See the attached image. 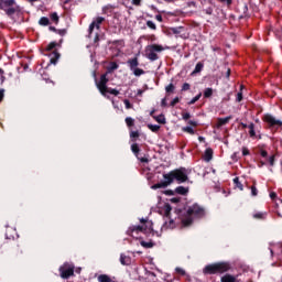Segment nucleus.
Wrapping results in <instances>:
<instances>
[{
  "label": "nucleus",
  "mask_w": 282,
  "mask_h": 282,
  "mask_svg": "<svg viewBox=\"0 0 282 282\" xmlns=\"http://www.w3.org/2000/svg\"><path fill=\"white\" fill-rule=\"evenodd\" d=\"M163 178L165 181H161V182L152 185V188L154 191H158V188H166V186H171V184H173V182H175V180L178 184H184V182H188V175L186 174L185 167H180V169L171 171L167 174H163Z\"/></svg>",
  "instance_id": "obj_1"
},
{
  "label": "nucleus",
  "mask_w": 282,
  "mask_h": 282,
  "mask_svg": "<svg viewBox=\"0 0 282 282\" xmlns=\"http://www.w3.org/2000/svg\"><path fill=\"white\" fill-rule=\"evenodd\" d=\"M140 224L129 227L128 235L130 237L138 239L140 234L145 235V237L153 235V221L149 220V218H141Z\"/></svg>",
  "instance_id": "obj_2"
},
{
  "label": "nucleus",
  "mask_w": 282,
  "mask_h": 282,
  "mask_svg": "<svg viewBox=\"0 0 282 282\" xmlns=\"http://www.w3.org/2000/svg\"><path fill=\"white\" fill-rule=\"evenodd\" d=\"M232 270V264L228 261L214 262L205 265L203 269V274L213 275V274H226Z\"/></svg>",
  "instance_id": "obj_3"
},
{
  "label": "nucleus",
  "mask_w": 282,
  "mask_h": 282,
  "mask_svg": "<svg viewBox=\"0 0 282 282\" xmlns=\"http://www.w3.org/2000/svg\"><path fill=\"white\" fill-rule=\"evenodd\" d=\"M0 10H3L7 17H13L17 12H21V6L17 0H0Z\"/></svg>",
  "instance_id": "obj_4"
},
{
  "label": "nucleus",
  "mask_w": 282,
  "mask_h": 282,
  "mask_svg": "<svg viewBox=\"0 0 282 282\" xmlns=\"http://www.w3.org/2000/svg\"><path fill=\"white\" fill-rule=\"evenodd\" d=\"M263 122L267 124V129L272 131V133H276L280 129H282V120L276 119L271 113H267L262 117Z\"/></svg>",
  "instance_id": "obj_5"
},
{
  "label": "nucleus",
  "mask_w": 282,
  "mask_h": 282,
  "mask_svg": "<svg viewBox=\"0 0 282 282\" xmlns=\"http://www.w3.org/2000/svg\"><path fill=\"white\" fill-rule=\"evenodd\" d=\"M160 52H164V46L160 44H150L145 46V58L155 62L160 58V55H158Z\"/></svg>",
  "instance_id": "obj_6"
},
{
  "label": "nucleus",
  "mask_w": 282,
  "mask_h": 282,
  "mask_svg": "<svg viewBox=\"0 0 282 282\" xmlns=\"http://www.w3.org/2000/svg\"><path fill=\"white\" fill-rule=\"evenodd\" d=\"M186 215L187 217H196L197 219H202V217L206 215V209L199 204L194 203L193 205L187 207Z\"/></svg>",
  "instance_id": "obj_7"
},
{
  "label": "nucleus",
  "mask_w": 282,
  "mask_h": 282,
  "mask_svg": "<svg viewBox=\"0 0 282 282\" xmlns=\"http://www.w3.org/2000/svg\"><path fill=\"white\" fill-rule=\"evenodd\" d=\"M76 267L69 262H65L63 265L59 267V276L62 279H69L70 276H74V270Z\"/></svg>",
  "instance_id": "obj_8"
},
{
  "label": "nucleus",
  "mask_w": 282,
  "mask_h": 282,
  "mask_svg": "<svg viewBox=\"0 0 282 282\" xmlns=\"http://www.w3.org/2000/svg\"><path fill=\"white\" fill-rule=\"evenodd\" d=\"M127 65L130 67V70L133 72L134 76H143L144 69L138 67V65H140L138 57L129 58Z\"/></svg>",
  "instance_id": "obj_9"
},
{
  "label": "nucleus",
  "mask_w": 282,
  "mask_h": 282,
  "mask_svg": "<svg viewBox=\"0 0 282 282\" xmlns=\"http://www.w3.org/2000/svg\"><path fill=\"white\" fill-rule=\"evenodd\" d=\"M171 210H173V207H171L170 204H165L164 205V217L165 219H169V221L165 220V228H170L171 230H173V228H175V220H173V218H171Z\"/></svg>",
  "instance_id": "obj_10"
},
{
  "label": "nucleus",
  "mask_w": 282,
  "mask_h": 282,
  "mask_svg": "<svg viewBox=\"0 0 282 282\" xmlns=\"http://www.w3.org/2000/svg\"><path fill=\"white\" fill-rule=\"evenodd\" d=\"M107 83H109V78H107V74H102L100 76L99 83H97V88L100 91L101 96H106L107 94V89L109 88L107 87Z\"/></svg>",
  "instance_id": "obj_11"
},
{
  "label": "nucleus",
  "mask_w": 282,
  "mask_h": 282,
  "mask_svg": "<svg viewBox=\"0 0 282 282\" xmlns=\"http://www.w3.org/2000/svg\"><path fill=\"white\" fill-rule=\"evenodd\" d=\"M104 21H105V18H102V17H97L96 20H94V21L90 23L89 29H88L89 36H91V34H93L95 28H96L97 30H100V25H102Z\"/></svg>",
  "instance_id": "obj_12"
},
{
  "label": "nucleus",
  "mask_w": 282,
  "mask_h": 282,
  "mask_svg": "<svg viewBox=\"0 0 282 282\" xmlns=\"http://www.w3.org/2000/svg\"><path fill=\"white\" fill-rule=\"evenodd\" d=\"M131 151L132 153H134L135 158H138V160L141 161L143 164H149V160L147 158L138 156V153H140V145H138V143H133L131 145Z\"/></svg>",
  "instance_id": "obj_13"
},
{
  "label": "nucleus",
  "mask_w": 282,
  "mask_h": 282,
  "mask_svg": "<svg viewBox=\"0 0 282 282\" xmlns=\"http://www.w3.org/2000/svg\"><path fill=\"white\" fill-rule=\"evenodd\" d=\"M232 116H228L225 118H218L216 123V129H221V127H225V124H228L230 122Z\"/></svg>",
  "instance_id": "obj_14"
},
{
  "label": "nucleus",
  "mask_w": 282,
  "mask_h": 282,
  "mask_svg": "<svg viewBox=\"0 0 282 282\" xmlns=\"http://www.w3.org/2000/svg\"><path fill=\"white\" fill-rule=\"evenodd\" d=\"M50 63L52 65H56V63H58V58H61V53H58V51H53L52 53H50Z\"/></svg>",
  "instance_id": "obj_15"
},
{
  "label": "nucleus",
  "mask_w": 282,
  "mask_h": 282,
  "mask_svg": "<svg viewBox=\"0 0 282 282\" xmlns=\"http://www.w3.org/2000/svg\"><path fill=\"white\" fill-rule=\"evenodd\" d=\"M220 282H239V280H237V276L227 273L220 278Z\"/></svg>",
  "instance_id": "obj_16"
},
{
  "label": "nucleus",
  "mask_w": 282,
  "mask_h": 282,
  "mask_svg": "<svg viewBox=\"0 0 282 282\" xmlns=\"http://www.w3.org/2000/svg\"><path fill=\"white\" fill-rule=\"evenodd\" d=\"M239 12H241L239 19H246L248 17V4L243 3L242 6H240Z\"/></svg>",
  "instance_id": "obj_17"
},
{
  "label": "nucleus",
  "mask_w": 282,
  "mask_h": 282,
  "mask_svg": "<svg viewBox=\"0 0 282 282\" xmlns=\"http://www.w3.org/2000/svg\"><path fill=\"white\" fill-rule=\"evenodd\" d=\"M120 263L121 265H131V258L129 256H126L124 253H121Z\"/></svg>",
  "instance_id": "obj_18"
},
{
  "label": "nucleus",
  "mask_w": 282,
  "mask_h": 282,
  "mask_svg": "<svg viewBox=\"0 0 282 282\" xmlns=\"http://www.w3.org/2000/svg\"><path fill=\"white\" fill-rule=\"evenodd\" d=\"M213 149H210V148H207L206 150H205V154H204V160H205V162H210V160H213Z\"/></svg>",
  "instance_id": "obj_19"
},
{
  "label": "nucleus",
  "mask_w": 282,
  "mask_h": 282,
  "mask_svg": "<svg viewBox=\"0 0 282 282\" xmlns=\"http://www.w3.org/2000/svg\"><path fill=\"white\" fill-rule=\"evenodd\" d=\"M175 193L177 195H188V187H184V186H177L175 188Z\"/></svg>",
  "instance_id": "obj_20"
},
{
  "label": "nucleus",
  "mask_w": 282,
  "mask_h": 282,
  "mask_svg": "<svg viewBox=\"0 0 282 282\" xmlns=\"http://www.w3.org/2000/svg\"><path fill=\"white\" fill-rule=\"evenodd\" d=\"M204 69V63L203 62H198L194 68V70L192 72V76H195V74H199V72H202Z\"/></svg>",
  "instance_id": "obj_21"
},
{
  "label": "nucleus",
  "mask_w": 282,
  "mask_h": 282,
  "mask_svg": "<svg viewBox=\"0 0 282 282\" xmlns=\"http://www.w3.org/2000/svg\"><path fill=\"white\" fill-rule=\"evenodd\" d=\"M193 216H187V218H184L182 220V225L184 226V228H188V226H192L193 224Z\"/></svg>",
  "instance_id": "obj_22"
},
{
  "label": "nucleus",
  "mask_w": 282,
  "mask_h": 282,
  "mask_svg": "<svg viewBox=\"0 0 282 282\" xmlns=\"http://www.w3.org/2000/svg\"><path fill=\"white\" fill-rule=\"evenodd\" d=\"M48 24H50V18H47V17H42V18L39 20V25L47 26Z\"/></svg>",
  "instance_id": "obj_23"
},
{
  "label": "nucleus",
  "mask_w": 282,
  "mask_h": 282,
  "mask_svg": "<svg viewBox=\"0 0 282 282\" xmlns=\"http://www.w3.org/2000/svg\"><path fill=\"white\" fill-rule=\"evenodd\" d=\"M248 129H249L250 138H256L257 137V132L254 131V124L252 122L248 126Z\"/></svg>",
  "instance_id": "obj_24"
},
{
  "label": "nucleus",
  "mask_w": 282,
  "mask_h": 282,
  "mask_svg": "<svg viewBox=\"0 0 282 282\" xmlns=\"http://www.w3.org/2000/svg\"><path fill=\"white\" fill-rule=\"evenodd\" d=\"M56 47H58V43H56V42H51V43L45 47V52H52V50H56Z\"/></svg>",
  "instance_id": "obj_25"
},
{
  "label": "nucleus",
  "mask_w": 282,
  "mask_h": 282,
  "mask_svg": "<svg viewBox=\"0 0 282 282\" xmlns=\"http://www.w3.org/2000/svg\"><path fill=\"white\" fill-rule=\"evenodd\" d=\"M156 122H159V124H166V118L164 117V115H159L158 117H153Z\"/></svg>",
  "instance_id": "obj_26"
},
{
  "label": "nucleus",
  "mask_w": 282,
  "mask_h": 282,
  "mask_svg": "<svg viewBox=\"0 0 282 282\" xmlns=\"http://www.w3.org/2000/svg\"><path fill=\"white\" fill-rule=\"evenodd\" d=\"M126 124H127V127H129V129H131V127H134V124H135V119H133L131 117H127Z\"/></svg>",
  "instance_id": "obj_27"
},
{
  "label": "nucleus",
  "mask_w": 282,
  "mask_h": 282,
  "mask_svg": "<svg viewBox=\"0 0 282 282\" xmlns=\"http://www.w3.org/2000/svg\"><path fill=\"white\" fill-rule=\"evenodd\" d=\"M203 12H204L205 14H207L208 17H213V12H215V8H213V7L204 8V9H203Z\"/></svg>",
  "instance_id": "obj_28"
},
{
  "label": "nucleus",
  "mask_w": 282,
  "mask_h": 282,
  "mask_svg": "<svg viewBox=\"0 0 282 282\" xmlns=\"http://www.w3.org/2000/svg\"><path fill=\"white\" fill-rule=\"evenodd\" d=\"M243 89V85L240 86V91L237 93L236 102H241L243 100V93L241 91Z\"/></svg>",
  "instance_id": "obj_29"
},
{
  "label": "nucleus",
  "mask_w": 282,
  "mask_h": 282,
  "mask_svg": "<svg viewBox=\"0 0 282 282\" xmlns=\"http://www.w3.org/2000/svg\"><path fill=\"white\" fill-rule=\"evenodd\" d=\"M204 98H212L213 97V88H206L203 93Z\"/></svg>",
  "instance_id": "obj_30"
},
{
  "label": "nucleus",
  "mask_w": 282,
  "mask_h": 282,
  "mask_svg": "<svg viewBox=\"0 0 282 282\" xmlns=\"http://www.w3.org/2000/svg\"><path fill=\"white\" fill-rule=\"evenodd\" d=\"M234 184L236 188H239V191H243V184L239 182V177L234 178Z\"/></svg>",
  "instance_id": "obj_31"
},
{
  "label": "nucleus",
  "mask_w": 282,
  "mask_h": 282,
  "mask_svg": "<svg viewBox=\"0 0 282 282\" xmlns=\"http://www.w3.org/2000/svg\"><path fill=\"white\" fill-rule=\"evenodd\" d=\"M130 138H131L132 142H135V140H138V138H140V132L139 131H130Z\"/></svg>",
  "instance_id": "obj_32"
},
{
  "label": "nucleus",
  "mask_w": 282,
  "mask_h": 282,
  "mask_svg": "<svg viewBox=\"0 0 282 282\" xmlns=\"http://www.w3.org/2000/svg\"><path fill=\"white\" fill-rule=\"evenodd\" d=\"M106 94H111L112 96H119L120 90H118L116 88H107Z\"/></svg>",
  "instance_id": "obj_33"
},
{
  "label": "nucleus",
  "mask_w": 282,
  "mask_h": 282,
  "mask_svg": "<svg viewBox=\"0 0 282 282\" xmlns=\"http://www.w3.org/2000/svg\"><path fill=\"white\" fill-rule=\"evenodd\" d=\"M148 128L150 129V131H152L153 133H158V131H160V126L158 124H148Z\"/></svg>",
  "instance_id": "obj_34"
},
{
  "label": "nucleus",
  "mask_w": 282,
  "mask_h": 282,
  "mask_svg": "<svg viewBox=\"0 0 282 282\" xmlns=\"http://www.w3.org/2000/svg\"><path fill=\"white\" fill-rule=\"evenodd\" d=\"M120 66L116 62H111L108 72H116Z\"/></svg>",
  "instance_id": "obj_35"
},
{
  "label": "nucleus",
  "mask_w": 282,
  "mask_h": 282,
  "mask_svg": "<svg viewBox=\"0 0 282 282\" xmlns=\"http://www.w3.org/2000/svg\"><path fill=\"white\" fill-rule=\"evenodd\" d=\"M218 3H221V6H226L227 8H230L232 6V0H217Z\"/></svg>",
  "instance_id": "obj_36"
},
{
  "label": "nucleus",
  "mask_w": 282,
  "mask_h": 282,
  "mask_svg": "<svg viewBox=\"0 0 282 282\" xmlns=\"http://www.w3.org/2000/svg\"><path fill=\"white\" fill-rule=\"evenodd\" d=\"M183 131L185 132V133H189V135H195V130L192 128V127H184L183 128Z\"/></svg>",
  "instance_id": "obj_37"
},
{
  "label": "nucleus",
  "mask_w": 282,
  "mask_h": 282,
  "mask_svg": "<svg viewBox=\"0 0 282 282\" xmlns=\"http://www.w3.org/2000/svg\"><path fill=\"white\" fill-rule=\"evenodd\" d=\"M165 91L166 94H173V91H175V85L170 84L165 87Z\"/></svg>",
  "instance_id": "obj_38"
},
{
  "label": "nucleus",
  "mask_w": 282,
  "mask_h": 282,
  "mask_svg": "<svg viewBox=\"0 0 282 282\" xmlns=\"http://www.w3.org/2000/svg\"><path fill=\"white\" fill-rule=\"evenodd\" d=\"M51 20H52L54 23L58 24V21H59L58 13H56V12L52 13V14H51Z\"/></svg>",
  "instance_id": "obj_39"
},
{
  "label": "nucleus",
  "mask_w": 282,
  "mask_h": 282,
  "mask_svg": "<svg viewBox=\"0 0 282 282\" xmlns=\"http://www.w3.org/2000/svg\"><path fill=\"white\" fill-rule=\"evenodd\" d=\"M142 248H153L155 246L153 242H147V241H141Z\"/></svg>",
  "instance_id": "obj_40"
},
{
  "label": "nucleus",
  "mask_w": 282,
  "mask_h": 282,
  "mask_svg": "<svg viewBox=\"0 0 282 282\" xmlns=\"http://www.w3.org/2000/svg\"><path fill=\"white\" fill-rule=\"evenodd\" d=\"M199 98H202V93H199L191 101H188V105H195V102H197V100H199Z\"/></svg>",
  "instance_id": "obj_41"
},
{
  "label": "nucleus",
  "mask_w": 282,
  "mask_h": 282,
  "mask_svg": "<svg viewBox=\"0 0 282 282\" xmlns=\"http://www.w3.org/2000/svg\"><path fill=\"white\" fill-rule=\"evenodd\" d=\"M147 25L150 28V30H158V26L151 20L147 21Z\"/></svg>",
  "instance_id": "obj_42"
},
{
  "label": "nucleus",
  "mask_w": 282,
  "mask_h": 282,
  "mask_svg": "<svg viewBox=\"0 0 282 282\" xmlns=\"http://www.w3.org/2000/svg\"><path fill=\"white\" fill-rule=\"evenodd\" d=\"M251 195L252 197H257V195H259V191L254 184L251 186Z\"/></svg>",
  "instance_id": "obj_43"
},
{
  "label": "nucleus",
  "mask_w": 282,
  "mask_h": 282,
  "mask_svg": "<svg viewBox=\"0 0 282 282\" xmlns=\"http://www.w3.org/2000/svg\"><path fill=\"white\" fill-rule=\"evenodd\" d=\"M123 104L126 105V109H133V105H131V101H129V99H124Z\"/></svg>",
  "instance_id": "obj_44"
},
{
  "label": "nucleus",
  "mask_w": 282,
  "mask_h": 282,
  "mask_svg": "<svg viewBox=\"0 0 282 282\" xmlns=\"http://www.w3.org/2000/svg\"><path fill=\"white\" fill-rule=\"evenodd\" d=\"M191 89V84L184 83L182 86V91H188Z\"/></svg>",
  "instance_id": "obj_45"
},
{
  "label": "nucleus",
  "mask_w": 282,
  "mask_h": 282,
  "mask_svg": "<svg viewBox=\"0 0 282 282\" xmlns=\"http://www.w3.org/2000/svg\"><path fill=\"white\" fill-rule=\"evenodd\" d=\"M264 214L263 213H256L253 214V219H263Z\"/></svg>",
  "instance_id": "obj_46"
},
{
  "label": "nucleus",
  "mask_w": 282,
  "mask_h": 282,
  "mask_svg": "<svg viewBox=\"0 0 282 282\" xmlns=\"http://www.w3.org/2000/svg\"><path fill=\"white\" fill-rule=\"evenodd\" d=\"M275 155H271L269 159H268V162L270 164V166H274V162H275Z\"/></svg>",
  "instance_id": "obj_47"
},
{
  "label": "nucleus",
  "mask_w": 282,
  "mask_h": 282,
  "mask_svg": "<svg viewBox=\"0 0 282 282\" xmlns=\"http://www.w3.org/2000/svg\"><path fill=\"white\" fill-rule=\"evenodd\" d=\"M170 202L172 204H180L182 202V198L181 197H173V198L170 199Z\"/></svg>",
  "instance_id": "obj_48"
},
{
  "label": "nucleus",
  "mask_w": 282,
  "mask_h": 282,
  "mask_svg": "<svg viewBox=\"0 0 282 282\" xmlns=\"http://www.w3.org/2000/svg\"><path fill=\"white\" fill-rule=\"evenodd\" d=\"M177 102H180V97H175L171 104H170V107H175V105H177Z\"/></svg>",
  "instance_id": "obj_49"
},
{
  "label": "nucleus",
  "mask_w": 282,
  "mask_h": 282,
  "mask_svg": "<svg viewBox=\"0 0 282 282\" xmlns=\"http://www.w3.org/2000/svg\"><path fill=\"white\" fill-rule=\"evenodd\" d=\"M183 120H191V112H184L182 113Z\"/></svg>",
  "instance_id": "obj_50"
},
{
  "label": "nucleus",
  "mask_w": 282,
  "mask_h": 282,
  "mask_svg": "<svg viewBox=\"0 0 282 282\" xmlns=\"http://www.w3.org/2000/svg\"><path fill=\"white\" fill-rule=\"evenodd\" d=\"M187 8H197V2H195V1H187Z\"/></svg>",
  "instance_id": "obj_51"
},
{
  "label": "nucleus",
  "mask_w": 282,
  "mask_h": 282,
  "mask_svg": "<svg viewBox=\"0 0 282 282\" xmlns=\"http://www.w3.org/2000/svg\"><path fill=\"white\" fill-rule=\"evenodd\" d=\"M57 34H59V36H65L67 34V30L66 29L57 30Z\"/></svg>",
  "instance_id": "obj_52"
},
{
  "label": "nucleus",
  "mask_w": 282,
  "mask_h": 282,
  "mask_svg": "<svg viewBox=\"0 0 282 282\" xmlns=\"http://www.w3.org/2000/svg\"><path fill=\"white\" fill-rule=\"evenodd\" d=\"M132 6H137V8H139V6H142V0H132Z\"/></svg>",
  "instance_id": "obj_53"
},
{
  "label": "nucleus",
  "mask_w": 282,
  "mask_h": 282,
  "mask_svg": "<svg viewBox=\"0 0 282 282\" xmlns=\"http://www.w3.org/2000/svg\"><path fill=\"white\" fill-rule=\"evenodd\" d=\"M4 97H6V90L4 89H0V102L3 101Z\"/></svg>",
  "instance_id": "obj_54"
},
{
  "label": "nucleus",
  "mask_w": 282,
  "mask_h": 282,
  "mask_svg": "<svg viewBox=\"0 0 282 282\" xmlns=\"http://www.w3.org/2000/svg\"><path fill=\"white\" fill-rule=\"evenodd\" d=\"M176 272L178 274H182V276H184V274H186V271H184V269H182V268H176Z\"/></svg>",
  "instance_id": "obj_55"
},
{
  "label": "nucleus",
  "mask_w": 282,
  "mask_h": 282,
  "mask_svg": "<svg viewBox=\"0 0 282 282\" xmlns=\"http://www.w3.org/2000/svg\"><path fill=\"white\" fill-rule=\"evenodd\" d=\"M250 154V150H248V148L243 147L242 148V155H249Z\"/></svg>",
  "instance_id": "obj_56"
},
{
  "label": "nucleus",
  "mask_w": 282,
  "mask_h": 282,
  "mask_svg": "<svg viewBox=\"0 0 282 282\" xmlns=\"http://www.w3.org/2000/svg\"><path fill=\"white\" fill-rule=\"evenodd\" d=\"M172 30V32H173V34H180V30H182V28H172L171 29Z\"/></svg>",
  "instance_id": "obj_57"
},
{
  "label": "nucleus",
  "mask_w": 282,
  "mask_h": 282,
  "mask_svg": "<svg viewBox=\"0 0 282 282\" xmlns=\"http://www.w3.org/2000/svg\"><path fill=\"white\" fill-rule=\"evenodd\" d=\"M260 155H261V158H268V151L260 150Z\"/></svg>",
  "instance_id": "obj_58"
},
{
  "label": "nucleus",
  "mask_w": 282,
  "mask_h": 282,
  "mask_svg": "<svg viewBox=\"0 0 282 282\" xmlns=\"http://www.w3.org/2000/svg\"><path fill=\"white\" fill-rule=\"evenodd\" d=\"M220 14H218V18L219 19H221V20H224V19H226V13L224 12V10H220Z\"/></svg>",
  "instance_id": "obj_59"
},
{
  "label": "nucleus",
  "mask_w": 282,
  "mask_h": 282,
  "mask_svg": "<svg viewBox=\"0 0 282 282\" xmlns=\"http://www.w3.org/2000/svg\"><path fill=\"white\" fill-rule=\"evenodd\" d=\"M155 19H156V21H159V23H162V21H163L162 14H156Z\"/></svg>",
  "instance_id": "obj_60"
},
{
  "label": "nucleus",
  "mask_w": 282,
  "mask_h": 282,
  "mask_svg": "<svg viewBox=\"0 0 282 282\" xmlns=\"http://www.w3.org/2000/svg\"><path fill=\"white\" fill-rule=\"evenodd\" d=\"M188 124H191V127H197L198 126L197 121H193V120H189Z\"/></svg>",
  "instance_id": "obj_61"
},
{
  "label": "nucleus",
  "mask_w": 282,
  "mask_h": 282,
  "mask_svg": "<svg viewBox=\"0 0 282 282\" xmlns=\"http://www.w3.org/2000/svg\"><path fill=\"white\" fill-rule=\"evenodd\" d=\"M161 107H167L166 98H163V99L161 100Z\"/></svg>",
  "instance_id": "obj_62"
},
{
  "label": "nucleus",
  "mask_w": 282,
  "mask_h": 282,
  "mask_svg": "<svg viewBox=\"0 0 282 282\" xmlns=\"http://www.w3.org/2000/svg\"><path fill=\"white\" fill-rule=\"evenodd\" d=\"M270 198L271 199H276V193L275 192H271L270 193Z\"/></svg>",
  "instance_id": "obj_63"
},
{
  "label": "nucleus",
  "mask_w": 282,
  "mask_h": 282,
  "mask_svg": "<svg viewBox=\"0 0 282 282\" xmlns=\"http://www.w3.org/2000/svg\"><path fill=\"white\" fill-rule=\"evenodd\" d=\"M164 193L165 195H175V192H173L172 189H167Z\"/></svg>",
  "instance_id": "obj_64"
}]
</instances>
